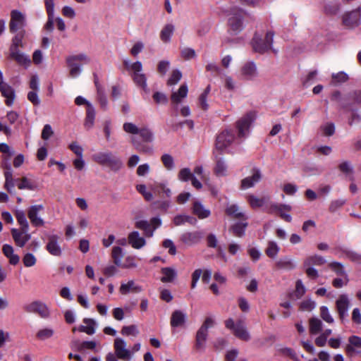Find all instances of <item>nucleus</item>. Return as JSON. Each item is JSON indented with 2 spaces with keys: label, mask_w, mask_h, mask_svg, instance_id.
Segmentation results:
<instances>
[{
  "label": "nucleus",
  "mask_w": 361,
  "mask_h": 361,
  "mask_svg": "<svg viewBox=\"0 0 361 361\" xmlns=\"http://www.w3.org/2000/svg\"><path fill=\"white\" fill-rule=\"evenodd\" d=\"M262 175L259 169L254 168L252 170V175L243 178L241 180L240 188L246 190L255 186L262 179Z\"/></svg>",
  "instance_id": "nucleus-14"
},
{
  "label": "nucleus",
  "mask_w": 361,
  "mask_h": 361,
  "mask_svg": "<svg viewBox=\"0 0 361 361\" xmlns=\"http://www.w3.org/2000/svg\"><path fill=\"white\" fill-rule=\"evenodd\" d=\"M92 159L100 166L108 167L114 172H118L123 167L121 159L109 150L94 153L92 156Z\"/></svg>",
  "instance_id": "nucleus-1"
},
{
  "label": "nucleus",
  "mask_w": 361,
  "mask_h": 361,
  "mask_svg": "<svg viewBox=\"0 0 361 361\" xmlns=\"http://www.w3.org/2000/svg\"><path fill=\"white\" fill-rule=\"evenodd\" d=\"M16 181H19L17 186L20 190L27 189L32 190L35 188V185L25 177L21 179H17Z\"/></svg>",
  "instance_id": "nucleus-48"
},
{
  "label": "nucleus",
  "mask_w": 361,
  "mask_h": 361,
  "mask_svg": "<svg viewBox=\"0 0 361 361\" xmlns=\"http://www.w3.org/2000/svg\"><path fill=\"white\" fill-rule=\"evenodd\" d=\"M114 349L116 357L121 360L128 361L131 359V352L126 349V343L121 338L114 340Z\"/></svg>",
  "instance_id": "nucleus-11"
},
{
  "label": "nucleus",
  "mask_w": 361,
  "mask_h": 361,
  "mask_svg": "<svg viewBox=\"0 0 361 361\" xmlns=\"http://www.w3.org/2000/svg\"><path fill=\"white\" fill-rule=\"evenodd\" d=\"M95 111L91 104H88V108H87L86 117L84 126L87 129L91 128L94 122Z\"/></svg>",
  "instance_id": "nucleus-35"
},
{
  "label": "nucleus",
  "mask_w": 361,
  "mask_h": 361,
  "mask_svg": "<svg viewBox=\"0 0 361 361\" xmlns=\"http://www.w3.org/2000/svg\"><path fill=\"white\" fill-rule=\"evenodd\" d=\"M137 190L141 193L147 201H151L153 199V195L151 192L147 191L145 185L140 184L136 186Z\"/></svg>",
  "instance_id": "nucleus-61"
},
{
  "label": "nucleus",
  "mask_w": 361,
  "mask_h": 361,
  "mask_svg": "<svg viewBox=\"0 0 361 361\" xmlns=\"http://www.w3.org/2000/svg\"><path fill=\"white\" fill-rule=\"evenodd\" d=\"M121 334L123 336H136L139 334L137 326L136 325L124 326L121 329Z\"/></svg>",
  "instance_id": "nucleus-49"
},
{
  "label": "nucleus",
  "mask_w": 361,
  "mask_h": 361,
  "mask_svg": "<svg viewBox=\"0 0 361 361\" xmlns=\"http://www.w3.org/2000/svg\"><path fill=\"white\" fill-rule=\"evenodd\" d=\"M43 210L44 206L42 204L32 205L28 208L27 216L32 226L35 227L44 226V220L38 216V214Z\"/></svg>",
  "instance_id": "nucleus-12"
},
{
  "label": "nucleus",
  "mask_w": 361,
  "mask_h": 361,
  "mask_svg": "<svg viewBox=\"0 0 361 361\" xmlns=\"http://www.w3.org/2000/svg\"><path fill=\"white\" fill-rule=\"evenodd\" d=\"M202 233L200 231H188L181 234L180 240L187 246H192L197 244L202 238Z\"/></svg>",
  "instance_id": "nucleus-15"
},
{
  "label": "nucleus",
  "mask_w": 361,
  "mask_h": 361,
  "mask_svg": "<svg viewBox=\"0 0 361 361\" xmlns=\"http://www.w3.org/2000/svg\"><path fill=\"white\" fill-rule=\"evenodd\" d=\"M9 57L15 60L19 65L25 67L29 66L31 63L30 57L21 53L19 50L10 51Z\"/></svg>",
  "instance_id": "nucleus-27"
},
{
  "label": "nucleus",
  "mask_w": 361,
  "mask_h": 361,
  "mask_svg": "<svg viewBox=\"0 0 361 361\" xmlns=\"http://www.w3.org/2000/svg\"><path fill=\"white\" fill-rule=\"evenodd\" d=\"M170 63L169 61H161L158 64L157 71L161 75H164L167 72Z\"/></svg>",
  "instance_id": "nucleus-64"
},
{
  "label": "nucleus",
  "mask_w": 361,
  "mask_h": 361,
  "mask_svg": "<svg viewBox=\"0 0 361 361\" xmlns=\"http://www.w3.org/2000/svg\"><path fill=\"white\" fill-rule=\"evenodd\" d=\"M161 272L163 275V276L161 278V281L163 283L171 282L177 276L176 270L171 267L162 268Z\"/></svg>",
  "instance_id": "nucleus-34"
},
{
  "label": "nucleus",
  "mask_w": 361,
  "mask_h": 361,
  "mask_svg": "<svg viewBox=\"0 0 361 361\" xmlns=\"http://www.w3.org/2000/svg\"><path fill=\"white\" fill-rule=\"evenodd\" d=\"M247 200L249 202L250 207L253 209L261 207L264 204V199L259 198L254 195H247Z\"/></svg>",
  "instance_id": "nucleus-47"
},
{
  "label": "nucleus",
  "mask_w": 361,
  "mask_h": 361,
  "mask_svg": "<svg viewBox=\"0 0 361 361\" xmlns=\"http://www.w3.org/2000/svg\"><path fill=\"white\" fill-rule=\"evenodd\" d=\"M128 243L134 249H141L146 245L144 237L140 236L138 231H132L128 235Z\"/></svg>",
  "instance_id": "nucleus-19"
},
{
  "label": "nucleus",
  "mask_w": 361,
  "mask_h": 361,
  "mask_svg": "<svg viewBox=\"0 0 361 361\" xmlns=\"http://www.w3.org/2000/svg\"><path fill=\"white\" fill-rule=\"evenodd\" d=\"M175 30V27L171 23L165 25L160 32V39L164 43H168L171 41V37Z\"/></svg>",
  "instance_id": "nucleus-31"
},
{
  "label": "nucleus",
  "mask_w": 361,
  "mask_h": 361,
  "mask_svg": "<svg viewBox=\"0 0 361 361\" xmlns=\"http://www.w3.org/2000/svg\"><path fill=\"white\" fill-rule=\"evenodd\" d=\"M216 159V165L214 169V173L218 176H224L226 175L227 166L224 160L221 157H219V154L216 151L213 152Z\"/></svg>",
  "instance_id": "nucleus-25"
},
{
  "label": "nucleus",
  "mask_w": 361,
  "mask_h": 361,
  "mask_svg": "<svg viewBox=\"0 0 361 361\" xmlns=\"http://www.w3.org/2000/svg\"><path fill=\"white\" fill-rule=\"evenodd\" d=\"M1 95L6 98L5 103L7 106H11L15 99V91L13 88L7 83L0 87Z\"/></svg>",
  "instance_id": "nucleus-23"
},
{
  "label": "nucleus",
  "mask_w": 361,
  "mask_h": 361,
  "mask_svg": "<svg viewBox=\"0 0 361 361\" xmlns=\"http://www.w3.org/2000/svg\"><path fill=\"white\" fill-rule=\"evenodd\" d=\"M208 332L199 329L196 334L195 337V348L197 350H204L205 348V343L207 339Z\"/></svg>",
  "instance_id": "nucleus-29"
},
{
  "label": "nucleus",
  "mask_w": 361,
  "mask_h": 361,
  "mask_svg": "<svg viewBox=\"0 0 361 361\" xmlns=\"http://www.w3.org/2000/svg\"><path fill=\"white\" fill-rule=\"evenodd\" d=\"M310 323V333L311 334H317L322 329V322L318 318H311L309 321Z\"/></svg>",
  "instance_id": "nucleus-42"
},
{
  "label": "nucleus",
  "mask_w": 361,
  "mask_h": 361,
  "mask_svg": "<svg viewBox=\"0 0 361 361\" xmlns=\"http://www.w3.org/2000/svg\"><path fill=\"white\" fill-rule=\"evenodd\" d=\"M123 130L129 134L137 135L139 132V128L133 123H125L123 126Z\"/></svg>",
  "instance_id": "nucleus-60"
},
{
  "label": "nucleus",
  "mask_w": 361,
  "mask_h": 361,
  "mask_svg": "<svg viewBox=\"0 0 361 361\" xmlns=\"http://www.w3.org/2000/svg\"><path fill=\"white\" fill-rule=\"evenodd\" d=\"M274 35V32L273 31L267 32L264 38L257 33L255 34L251 42L254 51L264 54L271 49Z\"/></svg>",
  "instance_id": "nucleus-3"
},
{
  "label": "nucleus",
  "mask_w": 361,
  "mask_h": 361,
  "mask_svg": "<svg viewBox=\"0 0 361 361\" xmlns=\"http://www.w3.org/2000/svg\"><path fill=\"white\" fill-rule=\"evenodd\" d=\"M36 257L32 253H27L23 258V262L26 267H31L36 264Z\"/></svg>",
  "instance_id": "nucleus-59"
},
{
  "label": "nucleus",
  "mask_w": 361,
  "mask_h": 361,
  "mask_svg": "<svg viewBox=\"0 0 361 361\" xmlns=\"http://www.w3.org/2000/svg\"><path fill=\"white\" fill-rule=\"evenodd\" d=\"M226 213L227 215L233 216L235 219H242L244 220L247 219V216L242 212L238 206L236 204H231L226 209Z\"/></svg>",
  "instance_id": "nucleus-33"
},
{
  "label": "nucleus",
  "mask_w": 361,
  "mask_h": 361,
  "mask_svg": "<svg viewBox=\"0 0 361 361\" xmlns=\"http://www.w3.org/2000/svg\"><path fill=\"white\" fill-rule=\"evenodd\" d=\"M350 300L347 295L342 294L336 301V307L340 319L343 321L348 316Z\"/></svg>",
  "instance_id": "nucleus-17"
},
{
  "label": "nucleus",
  "mask_w": 361,
  "mask_h": 361,
  "mask_svg": "<svg viewBox=\"0 0 361 361\" xmlns=\"http://www.w3.org/2000/svg\"><path fill=\"white\" fill-rule=\"evenodd\" d=\"M16 219L24 231L29 230V224L26 219L25 213L23 210H16L15 212Z\"/></svg>",
  "instance_id": "nucleus-40"
},
{
  "label": "nucleus",
  "mask_w": 361,
  "mask_h": 361,
  "mask_svg": "<svg viewBox=\"0 0 361 361\" xmlns=\"http://www.w3.org/2000/svg\"><path fill=\"white\" fill-rule=\"evenodd\" d=\"M82 322L85 325H80L78 327V331L80 332L86 333L88 335H92L95 333L97 323L93 319L85 318Z\"/></svg>",
  "instance_id": "nucleus-24"
},
{
  "label": "nucleus",
  "mask_w": 361,
  "mask_h": 361,
  "mask_svg": "<svg viewBox=\"0 0 361 361\" xmlns=\"http://www.w3.org/2000/svg\"><path fill=\"white\" fill-rule=\"evenodd\" d=\"M111 257L116 266H121V260L123 257V249L120 247H114L112 249Z\"/></svg>",
  "instance_id": "nucleus-46"
},
{
  "label": "nucleus",
  "mask_w": 361,
  "mask_h": 361,
  "mask_svg": "<svg viewBox=\"0 0 361 361\" xmlns=\"http://www.w3.org/2000/svg\"><path fill=\"white\" fill-rule=\"evenodd\" d=\"M143 142H152L154 140V134L147 127H142L139 129L138 134Z\"/></svg>",
  "instance_id": "nucleus-41"
},
{
  "label": "nucleus",
  "mask_w": 361,
  "mask_h": 361,
  "mask_svg": "<svg viewBox=\"0 0 361 361\" xmlns=\"http://www.w3.org/2000/svg\"><path fill=\"white\" fill-rule=\"evenodd\" d=\"M59 236L55 234L49 235L47 237L46 250L53 256L60 257L62 255V249L59 243Z\"/></svg>",
  "instance_id": "nucleus-13"
},
{
  "label": "nucleus",
  "mask_w": 361,
  "mask_h": 361,
  "mask_svg": "<svg viewBox=\"0 0 361 361\" xmlns=\"http://www.w3.org/2000/svg\"><path fill=\"white\" fill-rule=\"evenodd\" d=\"M180 54L181 57L185 60H190L195 58L196 56L195 51L193 49L189 47H185L181 49Z\"/></svg>",
  "instance_id": "nucleus-57"
},
{
  "label": "nucleus",
  "mask_w": 361,
  "mask_h": 361,
  "mask_svg": "<svg viewBox=\"0 0 361 361\" xmlns=\"http://www.w3.org/2000/svg\"><path fill=\"white\" fill-rule=\"evenodd\" d=\"M135 227L142 230L146 237H152L154 234V230L151 228L149 222L146 220H140L135 222Z\"/></svg>",
  "instance_id": "nucleus-36"
},
{
  "label": "nucleus",
  "mask_w": 361,
  "mask_h": 361,
  "mask_svg": "<svg viewBox=\"0 0 361 361\" xmlns=\"http://www.w3.org/2000/svg\"><path fill=\"white\" fill-rule=\"evenodd\" d=\"M142 290V286L136 284L133 280L128 281L126 283H121L119 288L122 295H127L130 293H138Z\"/></svg>",
  "instance_id": "nucleus-21"
},
{
  "label": "nucleus",
  "mask_w": 361,
  "mask_h": 361,
  "mask_svg": "<svg viewBox=\"0 0 361 361\" xmlns=\"http://www.w3.org/2000/svg\"><path fill=\"white\" fill-rule=\"evenodd\" d=\"M279 250L280 247L276 242L269 241L265 250V253L269 257L274 259L279 252Z\"/></svg>",
  "instance_id": "nucleus-39"
},
{
  "label": "nucleus",
  "mask_w": 361,
  "mask_h": 361,
  "mask_svg": "<svg viewBox=\"0 0 361 361\" xmlns=\"http://www.w3.org/2000/svg\"><path fill=\"white\" fill-rule=\"evenodd\" d=\"M54 331L52 329L45 328L38 331L36 336L40 340L48 339L53 336Z\"/></svg>",
  "instance_id": "nucleus-53"
},
{
  "label": "nucleus",
  "mask_w": 361,
  "mask_h": 361,
  "mask_svg": "<svg viewBox=\"0 0 361 361\" xmlns=\"http://www.w3.org/2000/svg\"><path fill=\"white\" fill-rule=\"evenodd\" d=\"M339 170L345 173L346 176H352L353 173V169L349 161H343L338 165Z\"/></svg>",
  "instance_id": "nucleus-56"
},
{
  "label": "nucleus",
  "mask_w": 361,
  "mask_h": 361,
  "mask_svg": "<svg viewBox=\"0 0 361 361\" xmlns=\"http://www.w3.org/2000/svg\"><path fill=\"white\" fill-rule=\"evenodd\" d=\"M255 115L254 112H249L242 117L236 123L239 137L247 135L252 122L255 120Z\"/></svg>",
  "instance_id": "nucleus-8"
},
{
  "label": "nucleus",
  "mask_w": 361,
  "mask_h": 361,
  "mask_svg": "<svg viewBox=\"0 0 361 361\" xmlns=\"http://www.w3.org/2000/svg\"><path fill=\"white\" fill-rule=\"evenodd\" d=\"M22 45V37L16 35L13 38L12 44L10 47L9 51H18V47Z\"/></svg>",
  "instance_id": "nucleus-63"
},
{
  "label": "nucleus",
  "mask_w": 361,
  "mask_h": 361,
  "mask_svg": "<svg viewBox=\"0 0 361 361\" xmlns=\"http://www.w3.org/2000/svg\"><path fill=\"white\" fill-rule=\"evenodd\" d=\"M276 264L280 269H293L296 267L293 260L288 257L280 259L276 262Z\"/></svg>",
  "instance_id": "nucleus-44"
},
{
  "label": "nucleus",
  "mask_w": 361,
  "mask_h": 361,
  "mask_svg": "<svg viewBox=\"0 0 361 361\" xmlns=\"http://www.w3.org/2000/svg\"><path fill=\"white\" fill-rule=\"evenodd\" d=\"M132 144L135 147V148L142 152L144 153H152L153 149L152 147L141 144L138 142L135 138H132Z\"/></svg>",
  "instance_id": "nucleus-51"
},
{
  "label": "nucleus",
  "mask_w": 361,
  "mask_h": 361,
  "mask_svg": "<svg viewBox=\"0 0 361 361\" xmlns=\"http://www.w3.org/2000/svg\"><path fill=\"white\" fill-rule=\"evenodd\" d=\"M326 263V259L317 255H314L307 257L303 262V266H310L312 267L314 265L316 266H322Z\"/></svg>",
  "instance_id": "nucleus-32"
},
{
  "label": "nucleus",
  "mask_w": 361,
  "mask_h": 361,
  "mask_svg": "<svg viewBox=\"0 0 361 361\" xmlns=\"http://www.w3.org/2000/svg\"><path fill=\"white\" fill-rule=\"evenodd\" d=\"M247 226V222H238L231 227L230 231L234 236L241 238L245 235Z\"/></svg>",
  "instance_id": "nucleus-37"
},
{
  "label": "nucleus",
  "mask_w": 361,
  "mask_h": 361,
  "mask_svg": "<svg viewBox=\"0 0 361 361\" xmlns=\"http://www.w3.org/2000/svg\"><path fill=\"white\" fill-rule=\"evenodd\" d=\"M349 344L346 346L345 350L348 356L353 357L360 353L357 349L361 348V338L357 336H352L348 339Z\"/></svg>",
  "instance_id": "nucleus-20"
},
{
  "label": "nucleus",
  "mask_w": 361,
  "mask_h": 361,
  "mask_svg": "<svg viewBox=\"0 0 361 361\" xmlns=\"http://www.w3.org/2000/svg\"><path fill=\"white\" fill-rule=\"evenodd\" d=\"M28 231H24L23 228H20V230L17 228L11 229V235L16 245L23 247L30 240L31 235L28 233Z\"/></svg>",
  "instance_id": "nucleus-16"
},
{
  "label": "nucleus",
  "mask_w": 361,
  "mask_h": 361,
  "mask_svg": "<svg viewBox=\"0 0 361 361\" xmlns=\"http://www.w3.org/2000/svg\"><path fill=\"white\" fill-rule=\"evenodd\" d=\"M25 25V16L18 10H12L11 12V20L9 29L11 32H15Z\"/></svg>",
  "instance_id": "nucleus-7"
},
{
  "label": "nucleus",
  "mask_w": 361,
  "mask_h": 361,
  "mask_svg": "<svg viewBox=\"0 0 361 361\" xmlns=\"http://www.w3.org/2000/svg\"><path fill=\"white\" fill-rule=\"evenodd\" d=\"M240 74L244 80H255L259 75L256 63L254 61H247L240 68Z\"/></svg>",
  "instance_id": "nucleus-9"
},
{
  "label": "nucleus",
  "mask_w": 361,
  "mask_h": 361,
  "mask_svg": "<svg viewBox=\"0 0 361 361\" xmlns=\"http://www.w3.org/2000/svg\"><path fill=\"white\" fill-rule=\"evenodd\" d=\"M348 75L343 71H340L337 73H333L331 75V84L333 85H337L345 82L348 80Z\"/></svg>",
  "instance_id": "nucleus-43"
},
{
  "label": "nucleus",
  "mask_w": 361,
  "mask_h": 361,
  "mask_svg": "<svg viewBox=\"0 0 361 361\" xmlns=\"http://www.w3.org/2000/svg\"><path fill=\"white\" fill-rule=\"evenodd\" d=\"M134 82L142 90L147 92L149 91L147 85V78L144 73H136L132 75Z\"/></svg>",
  "instance_id": "nucleus-38"
},
{
  "label": "nucleus",
  "mask_w": 361,
  "mask_h": 361,
  "mask_svg": "<svg viewBox=\"0 0 361 361\" xmlns=\"http://www.w3.org/2000/svg\"><path fill=\"white\" fill-rule=\"evenodd\" d=\"M69 149L78 156V157H82L83 149L76 142H73L69 145Z\"/></svg>",
  "instance_id": "nucleus-62"
},
{
  "label": "nucleus",
  "mask_w": 361,
  "mask_h": 361,
  "mask_svg": "<svg viewBox=\"0 0 361 361\" xmlns=\"http://www.w3.org/2000/svg\"><path fill=\"white\" fill-rule=\"evenodd\" d=\"M225 326L229 330H231L233 335L238 339L243 341L250 340V334L247 329L243 320H238L235 324L232 318L225 321Z\"/></svg>",
  "instance_id": "nucleus-4"
},
{
  "label": "nucleus",
  "mask_w": 361,
  "mask_h": 361,
  "mask_svg": "<svg viewBox=\"0 0 361 361\" xmlns=\"http://www.w3.org/2000/svg\"><path fill=\"white\" fill-rule=\"evenodd\" d=\"M94 83H95V86H96L97 90V97H98L99 104H100L102 108L106 109V107L107 106V99H106V96L104 95L103 88L99 84L97 80H94Z\"/></svg>",
  "instance_id": "nucleus-45"
},
{
  "label": "nucleus",
  "mask_w": 361,
  "mask_h": 361,
  "mask_svg": "<svg viewBox=\"0 0 361 361\" xmlns=\"http://www.w3.org/2000/svg\"><path fill=\"white\" fill-rule=\"evenodd\" d=\"M192 173H191L190 169L184 168L182 169L178 173V179L181 181L186 182L191 179L192 177Z\"/></svg>",
  "instance_id": "nucleus-58"
},
{
  "label": "nucleus",
  "mask_w": 361,
  "mask_h": 361,
  "mask_svg": "<svg viewBox=\"0 0 361 361\" xmlns=\"http://www.w3.org/2000/svg\"><path fill=\"white\" fill-rule=\"evenodd\" d=\"M192 211L193 214L197 216L200 219H206L211 214L210 210L205 208V207L200 201H195L193 202Z\"/></svg>",
  "instance_id": "nucleus-22"
},
{
  "label": "nucleus",
  "mask_w": 361,
  "mask_h": 361,
  "mask_svg": "<svg viewBox=\"0 0 361 361\" xmlns=\"http://www.w3.org/2000/svg\"><path fill=\"white\" fill-rule=\"evenodd\" d=\"M181 78H182L181 72L177 69L173 70L171 73L170 78H169V80L167 81V85H170V86L174 85L177 84L180 80Z\"/></svg>",
  "instance_id": "nucleus-52"
},
{
  "label": "nucleus",
  "mask_w": 361,
  "mask_h": 361,
  "mask_svg": "<svg viewBox=\"0 0 361 361\" xmlns=\"http://www.w3.org/2000/svg\"><path fill=\"white\" fill-rule=\"evenodd\" d=\"M164 167L167 170H172L174 168L173 158L169 154H164L161 157Z\"/></svg>",
  "instance_id": "nucleus-54"
},
{
  "label": "nucleus",
  "mask_w": 361,
  "mask_h": 361,
  "mask_svg": "<svg viewBox=\"0 0 361 361\" xmlns=\"http://www.w3.org/2000/svg\"><path fill=\"white\" fill-rule=\"evenodd\" d=\"M235 140V135L231 130H225L220 133L216 140L215 149L216 152H219L221 154L224 149L229 147Z\"/></svg>",
  "instance_id": "nucleus-5"
},
{
  "label": "nucleus",
  "mask_w": 361,
  "mask_h": 361,
  "mask_svg": "<svg viewBox=\"0 0 361 361\" xmlns=\"http://www.w3.org/2000/svg\"><path fill=\"white\" fill-rule=\"evenodd\" d=\"M347 103L342 107L349 111L354 110V106H361V90H354L346 96Z\"/></svg>",
  "instance_id": "nucleus-18"
},
{
  "label": "nucleus",
  "mask_w": 361,
  "mask_h": 361,
  "mask_svg": "<svg viewBox=\"0 0 361 361\" xmlns=\"http://www.w3.org/2000/svg\"><path fill=\"white\" fill-rule=\"evenodd\" d=\"M25 312L38 314L43 319L49 318L50 310L47 305L39 300L33 301L23 307Z\"/></svg>",
  "instance_id": "nucleus-6"
},
{
  "label": "nucleus",
  "mask_w": 361,
  "mask_h": 361,
  "mask_svg": "<svg viewBox=\"0 0 361 361\" xmlns=\"http://www.w3.org/2000/svg\"><path fill=\"white\" fill-rule=\"evenodd\" d=\"M186 319V315L180 310H176L172 313L171 317V325L172 327L183 326Z\"/></svg>",
  "instance_id": "nucleus-28"
},
{
  "label": "nucleus",
  "mask_w": 361,
  "mask_h": 361,
  "mask_svg": "<svg viewBox=\"0 0 361 361\" xmlns=\"http://www.w3.org/2000/svg\"><path fill=\"white\" fill-rule=\"evenodd\" d=\"M188 92V90L187 85H181L177 92L172 93L171 97V102L174 104L180 103L182 99L187 97Z\"/></svg>",
  "instance_id": "nucleus-30"
},
{
  "label": "nucleus",
  "mask_w": 361,
  "mask_h": 361,
  "mask_svg": "<svg viewBox=\"0 0 361 361\" xmlns=\"http://www.w3.org/2000/svg\"><path fill=\"white\" fill-rule=\"evenodd\" d=\"M227 12L229 32L233 34L239 33L243 29V22L247 13L237 7H233Z\"/></svg>",
  "instance_id": "nucleus-2"
},
{
  "label": "nucleus",
  "mask_w": 361,
  "mask_h": 361,
  "mask_svg": "<svg viewBox=\"0 0 361 361\" xmlns=\"http://www.w3.org/2000/svg\"><path fill=\"white\" fill-rule=\"evenodd\" d=\"M361 23V11L358 8L343 16V23L349 28L357 27Z\"/></svg>",
  "instance_id": "nucleus-10"
},
{
  "label": "nucleus",
  "mask_w": 361,
  "mask_h": 361,
  "mask_svg": "<svg viewBox=\"0 0 361 361\" xmlns=\"http://www.w3.org/2000/svg\"><path fill=\"white\" fill-rule=\"evenodd\" d=\"M329 267L336 273L337 275L341 276L343 277H346V273L343 269V265L336 262H331L329 264Z\"/></svg>",
  "instance_id": "nucleus-55"
},
{
  "label": "nucleus",
  "mask_w": 361,
  "mask_h": 361,
  "mask_svg": "<svg viewBox=\"0 0 361 361\" xmlns=\"http://www.w3.org/2000/svg\"><path fill=\"white\" fill-rule=\"evenodd\" d=\"M150 188L155 195H157L161 197H164V195L166 197H170L171 195V189L167 188L165 183H154L150 186Z\"/></svg>",
  "instance_id": "nucleus-26"
},
{
  "label": "nucleus",
  "mask_w": 361,
  "mask_h": 361,
  "mask_svg": "<svg viewBox=\"0 0 361 361\" xmlns=\"http://www.w3.org/2000/svg\"><path fill=\"white\" fill-rule=\"evenodd\" d=\"M320 316L322 319L329 324H332L334 322L333 317L331 316L329 308L326 306H322L320 307Z\"/></svg>",
  "instance_id": "nucleus-50"
}]
</instances>
